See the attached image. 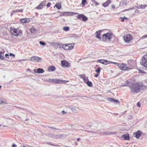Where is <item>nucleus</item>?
<instances>
[{"mask_svg":"<svg viewBox=\"0 0 147 147\" xmlns=\"http://www.w3.org/2000/svg\"><path fill=\"white\" fill-rule=\"evenodd\" d=\"M9 55L10 56H13L14 57H15V55L13 54H12V53H10V54H9Z\"/></svg>","mask_w":147,"mask_h":147,"instance_id":"obj_51","label":"nucleus"},{"mask_svg":"<svg viewBox=\"0 0 147 147\" xmlns=\"http://www.w3.org/2000/svg\"><path fill=\"white\" fill-rule=\"evenodd\" d=\"M50 82H54L56 84H60L62 82L61 80L57 79H51Z\"/></svg>","mask_w":147,"mask_h":147,"instance_id":"obj_14","label":"nucleus"},{"mask_svg":"<svg viewBox=\"0 0 147 147\" xmlns=\"http://www.w3.org/2000/svg\"><path fill=\"white\" fill-rule=\"evenodd\" d=\"M107 100L111 102H119L117 100L115 99H114L113 98H107Z\"/></svg>","mask_w":147,"mask_h":147,"instance_id":"obj_22","label":"nucleus"},{"mask_svg":"<svg viewBox=\"0 0 147 147\" xmlns=\"http://www.w3.org/2000/svg\"><path fill=\"white\" fill-rule=\"evenodd\" d=\"M76 18L78 20L85 21L88 20V18L83 14H82L76 16Z\"/></svg>","mask_w":147,"mask_h":147,"instance_id":"obj_7","label":"nucleus"},{"mask_svg":"<svg viewBox=\"0 0 147 147\" xmlns=\"http://www.w3.org/2000/svg\"><path fill=\"white\" fill-rule=\"evenodd\" d=\"M98 76V74H96L95 76H94L95 77H97Z\"/></svg>","mask_w":147,"mask_h":147,"instance_id":"obj_59","label":"nucleus"},{"mask_svg":"<svg viewBox=\"0 0 147 147\" xmlns=\"http://www.w3.org/2000/svg\"><path fill=\"white\" fill-rule=\"evenodd\" d=\"M147 6V5H141L140 6V7L141 8L143 9L145 8Z\"/></svg>","mask_w":147,"mask_h":147,"instance_id":"obj_39","label":"nucleus"},{"mask_svg":"<svg viewBox=\"0 0 147 147\" xmlns=\"http://www.w3.org/2000/svg\"><path fill=\"white\" fill-rule=\"evenodd\" d=\"M111 7H112V8H113L114 9H115V6L114 5H112Z\"/></svg>","mask_w":147,"mask_h":147,"instance_id":"obj_58","label":"nucleus"},{"mask_svg":"<svg viewBox=\"0 0 147 147\" xmlns=\"http://www.w3.org/2000/svg\"><path fill=\"white\" fill-rule=\"evenodd\" d=\"M121 137L124 140H129V135L128 134L123 135L121 136Z\"/></svg>","mask_w":147,"mask_h":147,"instance_id":"obj_17","label":"nucleus"},{"mask_svg":"<svg viewBox=\"0 0 147 147\" xmlns=\"http://www.w3.org/2000/svg\"><path fill=\"white\" fill-rule=\"evenodd\" d=\"M86 84L89 87H92L93 86L92 82L89 81H88Z\"/></svg>","mask_w":147,"mask_h":147,"instance_id":"obj_32","label":"nucleus"},{"mask_svg":"<svg viewBox=\"0 0 147 147\" xmlns=\"http://www.w3.org/2000/svg\"><path fill=\"white\" fill-rule=\"evenodd\" d=\"M41 59V58L37 56H32L31 57L30 60H29L31 61H34L36 62H38Z\"/></svg>","mask_w":147,"mask_h":147,"instance_id":"obj_8","label":"nucleus"},{"mask_svg":"<svg viewBox=\"0 0 147 147\" xmlns=\"http://www.w3.org/2000/svg\"><path fill=\"white\" fill-rule=\"evenodd\" d=\"M69 108L71 110L72 112L77 113L80 110V109L77 107H69Z\"/></svg>","mask_w":147,"mask_h":147,"instance_id":"obj_15","label":"nucleus"},{"mask_svg":"<svg viewBox=\"0 0 147 147\" xmlns=\"http://www.w3.org/2000/svg\"><path fill=\"white\" fill-rule=\"evenodd\" d=\"M137 106L139 107H141L140 104L139 102H138L137 103Z\"/></svg>","mask_w":147,"mask_h":147,"instance_id":"obj_47","label":"nucleus"},{"mask_svg":"<svg viewBox=\"0 0 147 147\" xmlns=\"http://www.w3.org/2000/svg\"><path fill=\"white\" fill-rule=\"evenodd\" d=\"M5 56L6 57H9V55L7 54H5ZM7 58H9V57H7Z\"/></svg>","mask_w":147,"mask_h":147,"instance_id":"obj_57","label":"nucleus"},{"mask_svg":"<svg viewBox=\"0 0 147 147\" xmlns=\"http://www.w3.org/2000/svg\"><path fill=\"white\" fill-rule=\"evenodd\" d=\"M63 44H60L59 43V45H58V46H59V47L60 48H62V46Z\"/></svg>","mask_w":147,"mask_h":147,"instance_id":"obj_48","label":"nucleus"},{"mask_svg":"<svg viewBox=\"0 0 147 147\" xmlns=\"http://www.w3.org/2000/svg\"><path fill=\"white\" fill-rule=\"evenodd\" d=\"M52 46L53 47H57L58 46V45H59V43L56 42H52L51 43Z\"/></svg>","mask_w":147,"mask_h":147,"instance_id":"obj_29","label":"nucleus"},{"mask_svg":"<svg viewBox=\"0 0 147 147\" xmlns=\"http://www.w3.org/2000/svg\"><path fill=\"white\" fill-rule=\"evenodd\" d=\"M48 70L49 71H54L55 70V66H49L48 68Z\"/></svg>","mask_w":147,"mask_h":147,"instance_id":"obj_20","label":"nucleus"},{"mask_svg":"<svg viewBox=\"0 0 147 147\" xmlns=\"http://www.w3.org/2000/svg\"><path fill=\"white\" fill-rule=\"evenodd\" d=\"M111 1L110 0H108L106 2L104 3L103 4V5L104 7H106L108 6V5L110 3H111Z\"/></svg>","mask_w":147,"mask_h":147,"instance_id":"obj_28","label":"nucleus"},{"mask_svg":"<svg viewBox=\"0 0 147 147\" xmlns=\"http://www.w3.org/2000/svg\"><path fill=\"white\" fill-rule=\"evenodd\" d=\"M142 134V132L140 130H138L135 132L134 134V136L137 138H138Z\"/></svg>","mask_w":147,"mask_h":147,"instance_id":"obj_12","label":"nucleus"},{"mask_svg":"<svg viewBox=\"0 0 147 147\" xmlns=\"http://www.w3.org/2000/svg\"><path fill=\"white\" fill-rule=\"evenodd\" d=\"M37 72L38 74H42L43 73L44 71V69L42 68H38L37 69Z\"/></svg>","mask_w":147,"mask_h":147,"instance_id":"obj_21","label":"nucleus"},{"mask_svg":"<svg viewBox=\"0 0 147 147\" xmlns=\"http://www.w3.org/2000/svg\"><path fill=\"white\" fill-rule=\"evenodd\" d=\"M68 47L69 50L72 49L74 47V44H68Z\"/></svg>","mask_w":147,"mask_h":147,"instance_id":"obj_30","label":"nucleus"},{"mask_svg":"<svg viewBox=\"0 0 147 147\" xmlns=\"http://www.w3.org/2000/svg\"><path fill=\"white\" fill-rule=\"evenodd\" d=\"M81 140V139L80 138H78L77 139V141H79Z\"/></svg>","mask_w":147,"mask_h":147,"instance_id":"obj_61","label":"nucleus"},{"mask_svg":"<svg viewBox=\"0 0 147 147\" xmlns=\"http://www.w3.org/2000/svg\"><path fill=\"white\" fill-rule=\"evenodd\" d=\"M123 18H124V19L127 20V18L126 17H124Z\"/></svg>","mask_w":147,"mask_h":147,"instance_id":"obj_63","label":"nucleus"},{"mask_svg":"<svg viewBox=\"0 0 147 147\" xmlns=\"http://www.w3.org/2000/svg\"><path fill=\"white\" fill-rule=\"evenodd\" d=\"M13 107H16V108H18L19 109H22V110H25V109L22 108L21 107H17V106H14Z\"/></svg>","mask_w":147,"mask_h":147,"instance_id":"obj_44","label":"nucleus"},{"mask_svg":"<svg viewBox=\"0 0 147 147\" xmlns=\"http://www.w3.org/2000/svg\"><path fill=\"white\" fill-rule=\"evenodd\" d=\"M147 37V34L143 36H142L140 38L141 39H142L145 38H146Z\"/></svg>","mask_w":147,"mask_h":147,"instance_id":"obj_43","label":"nucleus"},{"mask_svg":"<svg viewBox=\"0 0 147 147\" xmlns=\"http://www.w3.org/2000/svg\"><path fill=\"white\" fill-rule=\"evenodd\" d=\"M92 2L94 3V5H98V3L95 1L94 0H91Z\"/></svg>","mask_w":147,"mask_h":147,"instance_id":"obj_40","label":"nucleus"},{"mask_svg":"<svg viewBox=\"0 0 147 147\" xmlns=\"http://www.w3.org/2000/svg\"><path fill=\"white\" fill-rule=\"evenodd\" d=\"M127 63L131 67L134 66L136 63L135 61L132 59L128 60Z\"/></svg>","mask_w":147,"mask_h":147,"instance_id":"obj_13","label":"nucleus"},{"mask_svg":"<svg viewBox=\"0 0 147 147\" xmlns=\"http://www.w3.org/2000/svg\"><path fill=\"white\" fill-rule=\"evenodd\" d=\"M50 128H51V129H53V130H58L55 127H50Z\"/></svg>","mask_w":147,"mask_h":147,"instance_id":"obj_50","label":"nucleus"},{"mask_svg":"<svg viewBox=\"0 0 147 147\" xmlns=\"http://www.w3.org/2000/svg\"><path fill=\"white\" fill-rule=\"evenodd\" d=\"M18 32L19 34H21L22 33V31L21 30H20Z\"/></svg>","mask_w":147,"mask_h":147,"instance_id":"obj_60","label":"nucleus"},{"mask_svg":"<svg viewBox=\"0 0 147 147\" xmlns=\"http://www.w3.org/2000/svg\"><path fill=\"white\" fill-rule=\"evenodd\" d=\"M16 145L15 144H12V147H16Z\"/></svg>","mask_w":147,"mask_h":147,"instance_id":"obj_53","label":"nucleus"},{"mask_svg":"<svg viewBox=\"0 0 147 147\" xmlns=\"http://www.w3.org/2000/svg\"><path fill=\"white\" fill-rule=\"evenodd\" d=\"M0 58L1 60H3L4 59L3 53L1 51H0Z\"/></svg>","mask_w":147,"mask_h":147,"instance_id":"obj_33","label":"nucleus"},{"mask_svg":"<svg viewBox=\"0 0 147 147\" xmlns=\"http://www.w3.org/2000/svg\"><path fill=\"white\" fill-rule=\"evenodd\" d=\"M31 32L32 33L34 32L36 30V29L34 27H32L30 29Z\"/></svg>","mask_w":147,"mask_h":147,"instance_id":"obj_34","label":"nucleus"},{"mask_svg":"<svg viewBox=\"0 0 147 147\" xmlns=\"http://www.w3.org/2000/svg\"><path fill=\"white\" fill-rule=\"evenodd\" d=\"M27 71H30V69H27Z\"/></svg>","mask_w":147,"mask_h":147,"instance_id":"obj_64","label":"nucleus"},{"mask_svg":"<svg viewBox=\"0 0 147 147\" xmlns=\"http://www.w3.org/2000/svg\"><path fill=\"white\" fill-rule=\"evenodd\" d=\"M91 133H94V134H96V133H97L96 132H94V131H92L91 132Z\"/></svg>","mask_w":147,"mask_h":147,"instance_id":"obj_62","label":"nucleus"},{"mask_svg":"<svg viewBox=\"0 0 147 147\" xmlns=\"http://www.w3.org/2000/svg\"><path fill=\"white\" fill-rule=\"evenodd\" d=\"M10 31L11 33L14 36H17L19 35L18 33L17 32V29L14 27H10Z\"/></svg>","mask_w":147,"mask_h":147,"instance_id":"obj_6","label":"nucleus"},{"mask_svg":"<svg viewBox=\"0 0 147 147\" xmlns=\"http://www.w3.org/2000/svg\"><path fill=\"white\" fill-rule=\"evenodd\" d=\"M131 92L133 93H137L140 90H143L146 86L139 83H132L129 86Z\"/></svg>","mask_w":147,"mask_h":147,"instance_id":"obj_1","label":"nucleus"},{"mask_svg":"<svg viewBox=\"0 0 147 147\" xmlns=\"http://www.w3.org/2000/svg\"><path fill=\"white\" fill-rule=\"evenodd\" d=\"M7 101L5 100L2 99V98H0V104H7Z\"/></svg>","mask_w":147,"mask_h":147,"instance_id":"obj_23","label":"nucleus"},{"mask_svg":"<svg viewBox=\"0 0 147 147\" xmlns=\"http://www.w3.org/2000/svg\"><path fill=\"white\" fill-rule=\"evenodd\" d=\"M61 65L62 66L65 67H69L70 66V64L65 60H63L61 61Z\"/></svg>","mask_w":147,"mask_h":147,"instance_id":"obj_10","label":"nucleus"},{"mask_svg":"<svg viewBox=\"0 0 147 147\" xmlns=\"http://www.w3.org/2000/svg\"><path fill=\"white\" fill-rule=\"evenodd\" d=\"M50 5L51 3H48L47 5V7H49L50 6Z\"/></svg>","mask_w":147,"mask_h":147,"instance_id":"obj_49","label":"nucleus"},{"mask_svg":"<svg viewBox=\"0 0 147 147\" xmlns=\"http://www.w3.org/2000/svg\"><path fill=\"white\" fill-rule=\"evenodd\" d=\"M34 71L35 72V73H37V69H34Z\"/></svg>","mask_w":147,"mask_h":147,"instance_id":"obj_54","label":"nucleus"},{"mask_svg":"<svg viewBox=\"0 0 147 147\" xmlns=\"http://www.w3.org/2000/svg\"><path fill=\"white\" fill-rule=\"evenodd\" d=\"M69 28L68 27H63V29L65 31H67L69 30Z\"/></svg>","mask_w":147,"mask_h":147,"instance_id":"obj_36","label":"nucleus"},{"mask_svg":"<svg viewBox=\"0 0 147 147\" xmlns=\"http://www.w3.org/2000/svg\"><path fill=\"white\" fill-rule=\"evenodd\" d=\"M62 48L66 50H69L68 47V45L63 44L62 46Z\"/></svg>","mask_w":147,"mask_h":147,"instance_id":"obj_25","label":"nucleus"},{"mask_svg":"<svg viewBox=\"0 0 147 147\" xmlns=\"http://www.w3.org/2000/svg\"><path fill=\"white\" fill-rule=\"evenodd\" d=\"M86 2V0H82V4L83 5Z\"/></svg>","mask_w":147,"mask_h":147,"instance_id":"obj_46","label":"nucleus"},{"mask_svg":"<svg viewBox=\"0 0 147 147\" xmlns=\"http://www.w3.org/2000/svg\"><path fill=\"white\" fill-rule=\"evenodd\" d=\"M43 7L40 4L38 5L36 7V9H42Z\"/></svg>","mask_w":147,"mask_h":147,"instance_id":"obj_37","label":"nucleus"},{"mask_svg":"<svg viewBox=\"0 0 147 147\" xmlns=\"http://www.w3.org/2000/svg\"><path fill=\"white\" fill-rule=\"evenodd\" d=\"M123 38L125 42L129 43L132 39L133 37L130 34H127L123 36Z\"/></svg>","mask_w":147,"mask_h":147,"instance_id":"obj_4","label":"nucleus"},{"mask_svg":"<svg viewBox=\"0 0 147 147\" xmlns=\"http://www.w3.org/2000/svg\"><path fill=\"white\" fill-rule=\"evenodd\" d=\"M46 2V1H42L41 3H40V4H41V5L43 7V6L45 5Z\"/></svg>","mask_w":147,"mask_h":147,"instance_id":"obj_38","label":"nucleus"},{"mask_svg":"<svg viewBox=\"0 0 147 147\" xmlns=\"http://www.w3.org/2000/svg\"><path fill=\"white\" fill-rule=\"evenodd\" d=\"M140 64L145 67H147V54L142 57L140 61Z\"/></svg>","mask_w":147,"mask_h":147,"instance_id":"obj_5","label":"nucleus"},{"mask_svg":"<svg viewBox=\"0 0 147 147\" xmlns=\"http://www.w3.org/2000/svg\"><path fill=\"white\" fill-rule=\"evenodd\" d=\"M80 77L83 79L84 83L85 84L89 81L88 77L84 75H81Z\"/></svg>","mask_w":147,"mask_h":147,"instance_id":"obj_11","label":"nucleus"},{"mask_svg":"<svg viewBox=\"0 0 147 147\" xmlns=\"http://www.w3.org/2000/svg\"><path fill=\"white\" fill-rule=\"evenodd\" d=\"M54 7H56L58 9H60L61 7V5L59 3H57Z\"/></svg>","mask_w":147,"mask_h":147,"instance_id":"obj_31","label":"nucleus"},{"mask_svg":"<svg viewBox=\"0 0 147 147\" xmlns=\"http://www.w3.org/2000/svg\"><path fill=\"white\" fill-rule=\"evenodd\" d=\"M39 43L42 45H46V43L45 42H42V41H40L39 42Z\"/></svg>","mask_w":147,"mask_h":147,"instance_id":"obj_42","label":"nucleus"},{"mask_svg":"<svg viewBox=\"0 0 147 147\" xmlns=\"http://www.w3.org/2000/svg\"><path fill=\"white\" fill-rule=\"evenodd\" d=\"M116 132H111L110 131H107L104 133L105 135H107L109 134H115Z\"/></svg>","mask_w":147,"mask_h":147,"instance_id":"obj_26","label":"nucleus"},{"mask_svg":"<svg viewBox=\"0 0 147 147\" xmlns=\"http://www.w3.org/2000/svg\"><path fill=\"white\" fill-rule=\"evenodd\" d=\"M64 13H67L68 16H72L73 14H76L77 13H74L72 12H64Z\"/></svg>","mask_w":147,"mask_h":147,"instance_id":"obj_24","label":"nucleus"},{"mask_svg":"<svg viewBox=\"0 0 147 147\" xmlns=\"http://www.w3.org/2000/svg\"><path fill=\"white\" fill-rule=\"evenodd\" d=\"M101 31L99 30H98V31H96V37L97 38L100 39V32Z\"/></svg>","mask_w":147,"mask_h":147,"instance_id":"obj_19","label":"nucleus"},{"mask_svg":"<svg viewBox=\"0 0 147 147\" xmlns=\"http://www.w3.org/2000/svg\"><path fill=\"white\" fill-rule=\"evenodd\" d=\"M113 64H115L118 67L119 69L123 71L129 70L133 69V68L126 66L125 64L123 63H119L114 62L113 63Z\"/></svg>","mask_w":147,"mask_h":147,"instance_id":"obj_2","label":"nucleus"},{"mask_svg":"<svg viewBox=\"0 0 147 147\" xmlns=\"http://www.w3.org/2000/svg\"><path fill=\"white\" fill-rule=\"evenodd\" d=\"M134 9V8L133 7H132L131 8H130V9H126V11H128V10H131V9Z\"/></svg>","mask_w":147,"mask_h":147,"instance_id":"obj_56","label":"nucleus"},{"mask_svg":"<svg viewBox=\"0 0 147 147\" xmlns=\"http://www.w3.org/2000/svg\"><path fill=\"white\" fill-rule=\"evenodd\" d=\"M126 111H124V112H123V113H121L120 114V115L121 116L125 114V113H126Z\"/></svg>","mask_w":147,"mask_h":147,"instance_id":"obj_45","label":"nucleus"},{"mask_svg":"<svg viewBox=\"0 0 147 147\" xmlns=\"http://www.w3.org/2000/svg\"><path fill=\"white\" fill-rule=\"evenodd\" d=\"M100 68H98L97 69H96L95 71L96 72L99 73L100 72Z\"/></svg>","mask_w":147,"mask_h":147,"instance_id":"obj_41","label":"nucleus"},{"mask_svg":"<svg viewBox=\"0 0 147 147\" xmlns=\"http://www.w3.org/2000/svg\"><path fill=\"white\" fill-rule=\"evenodd\" d=\"M23 11V9H17L12 11V12L11 13V16L14 14L15 13L18 12H22Z\"/></svg>","mask_w":147,"mask_h":147,"instance_id":"obj_18","label":"nucleus"},{"mask_svg":"<svg viewBox=\"0 0 147 147\" xmlns=\"http://www.w3.org/2000/svg\"><path fill=\"white\" fill-rule=\"evenodd\" d=\"M120 18L121 19V22H123L124 21V18L122 17H120Z\"/></svg>","mask_w":147,"mask_h":147,"instance_id":"obj_52","label":"nucleus"},{"mask_svg":"<svg viewBox=\"0 0 147 147\" xmlns=\"http://www.w3.org/2000/svg\"><path fill=\"white\" fill-rule=\"evenodd\" d=\"M104 60L103 59H98V62L101 63H102V64H105V63H104Z\"/></svg>","mask_w":147,"mask_h":147,"instance_id":"obj_35","label":"nucleus"},{"mask_svg":"<svg viewBox=\"0 0 147 147\" xmlns=\"http://www.w3.org/2000/svg\"><path fill=\"white\" fill-rule=\"evenodd\" d=\"M62 113L63 114H66V112H65L63 110L62 111Z\"/></svg>","mask_w":147,"mask_h":147,"instance_id":"obj_55","label":"nucleus"},{"mask_svg":"<svg viewBox=\"0 0 147 147\" xmlns=\"http://www.w3.org/2000/svg\"><path fill=\"white\" fill-rule=\"evenodd\" d=\"M30 21V20L28 18H24L21 19L20 22L23 23H28Z\"/></svg>","mask_w":147,"mask_h":147,"instance_id":"obj_16","label":"nucleus"},{"mask_svg":"<svg viewBox=\"0 0 147 147\" xmlns=\"http://www.w3.org/2000/svg\"><path fill=\"white\" fill-rule=\"evenodd\" d=\"M112 35L113 34L110 32H108L103 34L102 36L103 40L105 41H107L108 40L109 41H110L112 38Z\"/></svg>","mask_w":147,"mask_h":147,"instance_id":"obj_3","label":"nucleus"},{"mask_svg":"<svg viewBox=\"0 0 147 147\" xmlns=\"http://www.w3.org/2000/svg\"><path fill=\"white\" fill-rule=\"evenodd\" d=\"M104 63H105V64H104L106 65L111 63L113 64V63H114V62H113L112 61H108V60H104Z\"/></svg>","mask_w":147,"mask_h":147,"instance_id":"obj_27","label":"nucleus"},{"mask_svg":"<svg viewBox=\"0 0 147 147\" xmlns=\"http://www.w3.org/2000/svg\"><path fill=\"white\" fill-rule=\"evenodd\" d=\"M51 137L55 139H61L63 137V134H57V135L50 134V136Z\"/></svg>","mask_w":147,"mask_h":147,"instance_id":"obj_9","label":"nucleus"}]
</instances>
